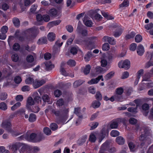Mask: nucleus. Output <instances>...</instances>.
I'll return each instance as SVG.
<instances>
[{
  "label": "nucleus",
  "instance_id": "nucleus-5",
  "mask_svg": "<svg viewBox=\"0 0 153 153\" xmlns=\"http://www.w3.org/2000/svg\"><path fill=\"white\" fill-rule=\"evenodd\" d=\"M118 66L120 68H124L127 70L130 66V61L128 59H126L124 61H121L118 63Z\"/></svg>",
  "mask_w": 153,
  "mask_h": 153
},
{
  "label": "nucleus",
  "instance_id": "nucleus-30",
  "mask_svg": "<svg viewBox=\"0 0 153 153\" xmlns=\"http://www.w3.org/2000/svg\"><path fill=\"white\" fill-rule=\"evenodd\" d=\"M114 71H111L107 74L104 77L106 80H108L110 79L114 75Z\"/></svg>",
  "mask_w": 153,
  "mask_h": 153
},
{
  "label": "nucleus",
  "instance_id": "nucleus-15",
  "mask_svg": "<svg viewBox=\"0 0 153 153\" xmlns=\"http://www.w3.org/2000/svg\"><path fill=\"white\" fill-rule=\"evenodd\" d=\"M84 82V81L81 79L76 81L74 83L73 86L74 88H77L82 84Z\"/></svg>",
  "mask_w": 153,
  "mask_h": 153
},
{
  "label": "nucleus",
  "instance_id": "nucleus-19",
  "mask_svg": "<svg viewBox=\"0 0 153 153\" xmlns=\"http://www.w3.org/2000/svg\"><path fill=\"white\" fill-rule=\"evenodd\" d=\"M91 69V66L90 65H86L83 70V73L85 75H87L89 74Z\"/></svg>",
  "mask_w": 153,
  "mask_h": 153
},
{
  "label": "nucleus",
  "instance_id": "nucleus-17",
  "mask_svg": "<svg viewBox=\"0 0 153 153\" xmlns=\"http://www.w3.org/2000/svg\"><path fill=\"white\" fill-rule=\"evenodd\" d=\"M81 109L80 108L77 107L74 108V113L80 118H82V116L80 114Z\"/></svg>",
  "mask_w": 153,
  "mask_h": 153
},
{
  "label": "nucleus",
  "instance_id": "nucleus-11",
  "mask_svg": "<svg viewBox=\"0 0 153 153\" xmlns=\"http://www.w3.org/2000/svg\"><path fill=\"white\" fill-rule=\"evenodd\" d=\"M45 70L47 71H50L54 68V66L52 65L51 62L47 61L45 63Z\"/></svg>",
  "mask_w": 153,
  "mask_h": 153
},
{
  "label": "nucleus",
  "instance_id": "nucleus-55",
  "mask_svg": "<svg viewBox=\"0 0 153 153\" xmlns=\"http://www.w3.org/2000/svg\"><path fill=\"white\" fill-rule=\"evenodd\" d=\"M20 48V45L18 43H15L13 45V49L14 51H18Z\"/></svg>",
  "mask_w": 153,
  "mask_h": 153
},
{
  "label": "nucleus",
  "instance_id": "nucleus-48",
  "mask_svg": "<svg viewBox=\"0 0 153 153\" xmlns=\"http://www.w3.org/2000/svg\"><path fill=\"white\" fill-rule=\"evenodd\" d=\"M50 127L51 129L53 131L56 130L58 128L57 125L54 123H51L50 125Z\"/></svg>",
  "mask_w": 153,
  "mask_h": 153
},
{
  "label": "nucleus",
  "instance_id": "nucleus-25",
  "mask_svg": "<svg viewBox=\"0 0 153 153\" xmlns=\"http://www.w3.org/2000/svg\"><path fill=\"white\" fill-rule=\"evenodd\" d=\"M118 124L114 120L111 122L110 124V127L112 129L117 128L118 126Z\"/></svg>",
  "mask_w": 153,
  "mask_h": 153
},
{
  "label": "nucleus",
  "instance_id": "nucleus-7",
  "mask_svg": "<svg viewBox=\"0 0 153 153\" xmlns=\"http://www.w3.org/2000/svg\"><path fill=\"white\" fill-rule=\"evenodd\" d=\"M76 31L78 34L83 36H86L87 35V30L84 26H79L77 27Z\"/></svg>",
  "mask_w": 153,
  "mask_h": 153
},
{
  "label": "nucleus",
  "instance_id": "nucleus-40",
  "mask_svg": "<svg viewBox=\"0 0 153 153\" xmlns=\"http://www.w3.org/2000/svg\"><path fill=\"white\" fill-rule=\"evenodd\" d=\"M61 22L60 20H57L55 21H53L49 23V24L53 26L54 25H58Z\"/></svg>",
  "mask_w": 153,
  "mask_h": 153
},
{
  "label": "nucleus",
  "instance_id": "nucleus-28",
  "mask_svg": "<svg viewBox=\"0 0 153 153\" xmlns=\"http://www.w3.org/2000/svg\"><path fill=\"white\" fill-rule=\"evenodd\" d=\"M97 138L94 134L93 133H91L90 135L89 140L92 143L95 142Z\"/></svg>",
  "mask_w": 153,
  "mask_h": 153
},
{
  "label": "nucleus",
  "instance_id": "nucleus-24",
  "mask_svg": "<svg viewBox=\"0 0 153 153\" xmlns=\"http://www.w3.org/2000/svg\"><path fill=\"white\" fill-rule=\"evenodd\" d=\"M86 18V16H85L84 19L83 20V22L84 24L87 26L89 27H91L93 24L91 20H85V19Z\"/></svg>",
  "mask_w": 153,
  "mask_h": 153
},
{
  "label": "nucleus",
  "instance_id": "nucleus-2",
  "mask_svg": "<svg viewBox=\"0 0 153 153\" xmlns=\"http://www.w3.org/2000/svg\"><path fill=\"white\" fill-rule=\"evenodd\" d=\"M19 140H24L34 142H37L41 141L42 138L41 135L36 134L35 133H32L30 136L27 134L23 135L18 137Z\"/></svg>",
  "mask_w": 153,
  "mask_h": 153
},
{
  "label": "nucleus",
  "instance_id": "nucleus-3",
  "mask_svg": "<svg viewBox=\"0 0 153 153\" xmlns=\"http://www.w3.org/2000/svg\"><path fill=\"white\" fill-rule=\"evenodd\" d=\"M140 131L141 134L139 137V139L146 142L147 141H150L152 137V131L151 129L147 127H143Z\"/></svg>",
  "mask_w": 153,
  "mask_h": 153
},
{
  "label": "nucleus",
  "instance_id": "nucleus-57",
  "mask_svg": "<svg viewBox=\"0 0 153 153\" xmlns=\"http://www.w3.org/2000/svg\"><path fill=\"white\" fill-rule=\"evenodd\" d=\"M12 60L15 62H17L19 59L18 55L17 54L13 55L11 57Z\"/></svg>",
  "mask_w": 153,
  "mask_h": 153
},
{
  "label": "nucleus",
  "instance_id": "nucleus-41",
  "mask_svg": "<svg viewBox=\"0 0 153 153\" xmlns=\"http://www.w3.org/2000/svg\"><path fill=\"white\" fill-rule=\"evenodd\" d=\"M101 13L102 16L108 19H114L113 17L108 15L107 13L102 11Z\"/></svg>",
  "mask_w": 153,
  "mask_h": 153
},
{
  "label": "nucleus",
  "instance_id": "nucleus-29",
  "mask_svg": "<svg viewBox=\"0 0 153 153\" xmlns=\"http://www.w3.org/2000/svg\"><path fill=\"white\" fill-rule=\"evenodd\" d=\"M92 53L90 51H88L84 57V59L86 61H89L91 58L92 56Z\"/></svg>",
  "mask_w": 153,
  "mask_h": 153
},
{
  "label": "nucleus",
  "instance_id": "nucleus-46",
  "mask_svg": "<svg viewBox=\"0 0 153 153\" xmlns=\"http://www.w3.org/2000/svg\"><path fill=\"white\" fill-rule=\"evenodd\" d=\"M136 35V33L134 32H131L129 34L127 35L126 36V39H130L134 37Z\"/></svg>",
  "mask_w": 153,
  "mask_h": 153
},
{
  "label": "nucleus",
  "instance_id": "nucleus-9",
  "mask_svg": "<svg viewBox=\"0 0 153 153\" xmlns=\"http://www.w3.org/2000/svg\"><path fill=\"white\" fill-rule=\"evenodd\" d=\"M45 81L43 79L41 80L36 79L33 82V86L35 88H37L45 84Z\"/></svg>",
  "mask_w": 153,
  "mask_h": 153
},
{
  "label": "nucleus",
  "instance_id": "nucleus-50",
  "mask_svg": "<svg viewBox=\"0 0 153 153\" xmlns=\"http://www.w3.org/2000/svg\"><path fill=\"white\" fill-rule=\"evenodd\" d=\"M34 81L33 79L31 77H29L27 78L25 80V82L27 84H30L33 83Z\"/></svg>",
  "mask_w": 153,
  "mask_h": 153
},
{
  "label": "nucleus",
  "instance_id": "nucleus-54",
  "mask_svg": "<svg viewBox=\"0 0 153 153\" xmlns=\"http://www.w3.org/2000/svg\"><path fill=\"white\" fill-rule=\"evenodd\" d=\"M67 64L71 66H74L76 65L75 61L72 59H69L67 62Z\"/></svg>",
  "mask_w": 153,
  "mask_h": 153
},
{
  "label": "nucleus",
  "instance_id": "nucleus-16",
  "mask_svg": "<svg viewBox=\"0 0 153 153\" xmlns=\"http://www.w3.org/2000/svg\"><path fill=\"white\" fill-rule=\"evenodd\" d=\"M101 105L100 102L98 101L94 100L92 103L91 106L94 108H99Z\"/></svg>",
  "mask_w": 153,
  "mask_h": 153
},
{
  "label": "nucleus",
  "instance_id": "nucleus-6",
  "mask_svg": "<svg viewBox=\"0 0 153 153\" xmlns=\"http://www.w3.org/2000/svg\"><path fill=\"white\" fill-rule=\"evenodd\" d=\"M1 127L13 134L14 132L11 128V124L10 122L5 121L2 123L1 125Z\"/></svg>",
  "mask_w": 153,
  "mask_h": 153
},
{
  "label": "nucleus",
  "instance_id": "nucleus-59",
  "mask_svg": "<svg viewBox=\"0 0 153 153\" xmlns=\"http://www.w3.org/2000/svg\"><path fill=\"white\" fill-rule=\"evenodd\" d=\"M8 30V27L6 26H3L1 29V33L6 34Z\"/></svg>",
  "mask_w": 153,
  "mask_h": 153
},
{
  "label": "nucleus",
  "instance_id": "nucleus-64",
  "mask_svg": "<svg viewBox=\"0 0 153 153\" xmlns=\"http://www.w3.org/2000/svg\"><path fill=\"white\" fill-rule=\"evenodd\" d=\"M23 99V96L21 95H19L16 96L15 98L16 100L17 101L21 102L22 101Z\"/></svg>",
  "mask_w": 153,
  "mask_h": 153
},
{
  "label": "nucleus",
  "instance_id": "nucleus-42",
  "mask_svg": "<svg viewBox=\"0 0 153 153\" xmlns=\"http://www.w3.org/2000/svg\"><path fill=\"white\" fill-rule=\"evenodd\" d=\"M86 139V137L84 136L79 139L78 141V144L80 145H82L85 142Z\"/></svg>",
  "mask_w": 153,
  "mask_h": 153
},
{
  "label": "nucleus",
  "instance_id": "nucleus-45",
  "mask_svg": "<svg viewBox=\"0 0 153 153\" xmlns=\"http://www.w3.org/2000/svg\"><path fill=\"white\" fill-rule=\"evenodd\" d=\"M102 48L103 51H107L109 49V45L108 43H105L102 45Z\"/></svg>",
  "mask_w": 153,
  "mask_h": 153
},
{
  "label": "nucleus",
  "instance_id": "nucleus-18",
  "mask_svg": "<svg viewBox=\"0 0 153 153\" xmlns=\"http://www.w3.org/2000/svg\"><path fill=\"white\" fill-rule=\"evenodd\" d=\"M36 119V115L33 113H31L29 115L28 119L29 121L30 122H35Z\"/></svg>",
  "mask_w": 153,
  "mask_h": 153
},
{
  "label": "nucleus",
  "instance_id": "nucleus-21",
  "mask_svg": "<svg viewBox=\"0 0 153 153\" xmlns=\"http://www.w3.org/2000/svg\"><path fill=\"white\" fill-rule=\"evenodd\" d=\"M47 41L46 38V37H43L39 39L37 43L39 45L45 44H46Z\"/></svg>",
  "mask_w": 153,
  "mask_h": 153
},
{
  "label": "nucleus",
  "instance_id": "nucleus-31",
  "mask_svg": "<svg viewBox=\"0 0 153 153\" xmlns=\"http://www.w3.org/2000/svg\"><path fill=\"white\" fill-rule=\"evenodd\" d=\"M78 50L79 51V49L78 47H72L71 49L70 52L72 54L75 55L77 53V51Z\"/></svg>",
  "mask_w": 153,
  "mask_h": 153
},
{
  "label": "nucleus",
  "instance_id": "nucleus-34",
  "mask_svg": "<svg viewBox=\"0 0 153 153\" xmlns=\"http://www.w3.org/2000/svg\"><path fill=\"white\" fill-rule=\"evenodd\" d=\"M65 104L64 100L62 98H61L57 100L56 104L57 106H61L64 105Z\"/></svg>",
  "mask_w": 153,
  "mask_h": 153
},
{
  "label": "nucleus",
  "instance_id": "nucleus-61",
  "mask_svg": "<svg viewBox=\"0 0 153 153\" xmlns=\"http://www.w3.org/2000/svg\"><path fill=\"white\" fill-rule=\"evenodd\" d=\"M95 97L96 99L97 100H100L102 99V95L99 91L97 92Z\"/></svg>",
  "mask_w": 153,
  "mask_h": 153
},
{
  "label": "nucleus",
  "instance_id": "nucleus-1",
  "mask_svg": "<svg viewBox=\"0 0 153 153\" xmlns=\"http://www.w3.org/2000/svg\"><path fill=\"white\" fill-rule=\"evenodd\" d=\"M52 113L58 118L56 119L57 123H59L63 119L68 117L69 109L65 107L62 108L60 110H53Z\"/></svg>",
  "mask_w": 153,
  "mask_h": 153
},
{
  "label": "nucleus",
  "instance_id": "nucleus-47",
  "mask_svg": "<svg viewBox=\"0 0 153 153\" xmlns=\"http://www.w3.org/2000/svg\"><path fill=\"white\" fill-rule=\"evenodd\" d=\"M26 60L28 62H32L34 60V58L33 56L31 55H28L26 58Z\"/></svg>",
  "mask_w": 153,
  "mask_h": 153
},
{
  "label": "nucleus",
  "instance_id": "nucleus-56",
  "mask_svg": "<svg viewBox=\"0 0 153 153\" xmlns=\"http://www.w3.org/2000/svg\"><path fill=\"white\" fill-rule=\"evenodd\" d=\"M123 92V89L122 87L117 88L116 90V93L118 95H121Z\"/></svg>",
  "mask_w": 153,
  "mask_h": 153
},
{
  "label": "nucleus",
  "instance_id": "nucleus-27",
  "mask_svg": "<svg viewBox=\"0 0 153 153\" xmlns=\"http://www.w3.org/2000/svg\"><path fill=\"white\" fill-rule=\"evenodd\" d=\"M99 82V79L98 77L96 78L92 79L91 80L88 81V83L90 85L97 84Z\"/></svg>",
  "mask_w": 153,
  "mask_h": 153
},
{
  "label": "nucleus",
  "instance_id": "nucleus-13",
  "mask_svg": "<svg viewBox=\"0 0 153 153\" xmlns=\"http://www.w3.org/2000/svg\"><path fill=\"white\" fill-rule=\"evenodd\" d=\"M47 37L49 41L51 42L53 41L55 39V34L53 32L49 33L48 34Z\"/></svg>",
  "mask_w": 153,
  "mask_h": 153
},
{
  "label": "nucleus",
  "instance_id": "nucleus-52",
  "mask_svg": "<svg viewBox=\"0 0 153 153\" xmlns=\"http://www.w3.org/2000/svg\"><path fill=\"white\" fill-rule=\"evenodd\" d=\"M137 45L135 43H132L131 44L130 46V50L132 51H134L137 48Z\"/></svg>",
  "mask_w": 153,
  "mask_h": 153
},
{
  "label": "nucleus",
  "instance_id": "nucleus-14",
  "mask_svg": "<svg viewBox=\"0 0 153 153\" xmlns=\"http://www.w3.org/2000/svg\"><path fill=\"white\" fill-rule=\"evenodd\" d=\"M116 141L120 145L123 144L125 143L124 139L121 136L117 137L116 138Z\"/></svg>",
  "mask_w": 153,
  "mask_h": 153
},
{
  "label": "nucleus",
  "instance_id": "nucleus-23",
  "mask_svg": "<svg viewBox=\"0 0 153 153\" xmlns=\"http://www.w3.org/2000/svg\"><path fill=\"white\" fill-rule=\"evenodd\" d=\"M123 30L120 28L118 31H116L114 32L113 36L116 38L118 37L122 34Z\"/></svg>",
  "mask_w": 153,
  "mask_h": 153
},
{
  "label": "nucleus",
  "instance_id": "nucleus-20",
  "mask_svg": "<svg viewBox=\"0 0 153 153\" xmlns=\"http://www.w3.org/2000/svg\"><path fill=\"white\" fill-rule=\"evenodd\" d=\"M96 73L99 74L100 73H104L106 71V70H104L103 68L100 66H97L96 68Z\"/></svg>",
  "mask_w": 153,
  "mask_h": 153
},
{
  "label": "nucleus",
  "instance_id": "nucleus-43",
  "mask_svg": "<svg viewBox=\"0 0 153 153\" xmlns=\"http://www.w3.org/2000/svg\"><path fill=\"white\" fill-rule=\"evenodd\" d=\"M115 101L121 102L123 101V97L120 95L116 94L114 95Z\"/></svg>",
  "mask_w": 153,
  "mask_h": 153
},
{
  "label": "nucleus",
  "instance_id": "nucleus-39",
  "mask_svg": "<svg viewBox=\"0 0 153 153\" xmlns=\"http://www.w3.org/2000/svg\"><path fill=\"white\" fill-rule=\"evenodd\" d=\"M42 99L44 102L49 103L50 98L48 95L47 94L44 95L42 97Z\"/></svg>",
  "mask_w": 153,
  "mask_h": 153
},
{
  "label": "nucleus",
  "instance_id": "nucleus-49",
  "mask_svg": "<svg viewBox=\"0 0 153 153\" xmlns=\"http://www.w3.org/2000/svg\"><path fill=\"white\" fill-rule=\"evenodd\" d=\"M128 145L131 151H134L135 147V146L134 143L132 142H130L128 143Z\"/></svg>",
  "mask_w": 153,
  "mask_h": 153
},
{
  "label": "nucleus",
  "instance_id": "nucleus-8",
  "mask_svg": "<svg viewBox=\"0 0 153 153\" xmlns=\"http://www.w3.org/2000/svg\"><path fill=\"white\" fill-rule=\"evenodd\" d=\"M107 134L106 130L105 127H103L101 130L99 137V142L100 143L105 137Z\"/></svg>",
  "mask_w": 153,
  "mask_h": 153
},
{
  "label": "nucleus",
  "instance_id": "nucleus-63",
  "mask_svg": "<svg viewBox=\"0 0 153 153\" xmlns=\"http://www.w3.org/2000/svg\"><path fill=\"white\" fill-rule=\"evenodd\" d=\"M21 90L23 92L28 91L30 90V88L28 85H25L22 88Z\"/></svg>",
  "mask_w": 153,
  "mask_h": 153
},
{
  "label": "nucleus",
  "instance_id": "nucleus-26",
  "mask_svg": "<svg viewBox=\"0 0 153 153\" xmlns=\"http://www.w3.org/2000/svg\"><path fill=\"white\" fill-rule=\"evenodd\" d=\"M99 125V123L97 122H93L90 123L89 126L91 127V129L93 130L96 128Z\"/></svg>",
  "mask_w": 153,
  "mask_h": 153
},
{
  "label": "nucleus",
  "instance_id": "nucleus-22",
  "mask_svg": "<svg viewBox=\"0 0 153 153\" xmlns=\"http://www.w3.org/2000/svg\"><path fill=\"white\" fill-rule=\"evenodd\" d=\"M57 13V10L55 8H52L49 11V14L51 16H56Z\"/></svg>",
  "mask_w": 153,
  "mask_h": 153
},
{
  "label": "nucleus",
  "instance_id": "nucleus-51",
  "mask_svg": "<svg viewBox=\"0 0 153 153\" xmlns=\"http://www.w3.org/2000/svg\"><path fill=\"white\" fill-rule=\"evenodd\" d=\"M101 66L103 67H105L107 65L108 62L105 58H102L101 61Z\"/></svg>",
  "mask_w": 153,
  "mask_h": 153
},
{
  "label": "nucleus",
  "instance_id": "nucleus-58",
  "mask_svg": "<svg viewBox=\"0 0 153 153\" xmlns=\"http://www.w3.org/2000/svg\"><path fill=\"white\" fill-rule=\"evenodd\" d=\"M22 79L21 77L19 76H17L14 78L15 82L17 84L20 83L22 81Z\"/></svg>",
  "mask_w": 153,
  "mask_h": 153
},
{
  "label": "nucleus",
  "instance_id": "nucleus-53",
  "mask_svg": "<svg viewBox=\"0 0 153 153\" xmlns=\"http://www.w3.org/2000/svg\"><path fill=\"white\" fill-rule=\"evenodd\" d=\"M27 103L29 105H32L34 104V101L31 97H29L27 100Z\"/></svg>",
  "mask_w": 153,
  "mask_h": 153
},
{
  "label": "nucleus",
  "instance_id": "nucleus-32",
  "mask_svg": "<svg viewBox=\"0 0 153 153\" xmlns=\"http://www.w3.org/2000/svg\"><path fill=\"white\" fill-rule=\"evenodd\" d=\"M110 134L112 137H115L118 136L120 133L117 130H114L111 131Z\"/></svg>",
  "mask_w": 153,
  "mask_h": 153
},
{
  "label": "nucleus",
  "instance_id": "nucleus-36",
  "mask_svg": "<svg viewBox=\"0 0 153 153\" xmlns=\"http://www.w3.org/2000/svg\"><path fill=\"white\" fill-rule=\"evenodd\" d=\"M137 107H130L128 108L127 110L129 112L134 113H136L137 112Z\"/></svg>",
  "mask_w": 153,
  "mask_h": 153
},
{
  "label": "nucleus",
  "instance_id": "nucleus-38",
  "mask_svg": "<svg viewBox=\"0 0 153 153\" xmlns=\"http://www.w3.org/2000/svg\"><path fill=\"white\" fill-rule=\"evenodd\" d=\"M43 131L44 133L47 135H50L51 133V129L48 127L44 128Z\"/></svg>",
  "mask_w": 153,
  "mask_h": 153
},
{
  "label": "nucleus",
  "instance_id": "nucleus-62",
  "mask_svg": "<svg viewBox=\"0 0 153 153\" xmlns=\"http://www.w3.org/2000/svg\"><path fill=\"white\" fill-rule=\"evenodd\" d=\"M129 122L131 124L134 125L137 122V120L136 119L131 117L129 119Z\"/></svg>",
  "mask_w": 153,
  "mask_h": 153
},
{
  "label": "nucleus",
  "instance_id": "nucleus-4",
  "mask_svg": "<svg viewBox=\"0 0 153 153\" xmlns=\"http://www.w3.org/2000/svg\"><path fill=\"white\" fill-rule=\"evenodd\" d=\"M21 147V148L19 150L20 153H37L34 152L33 151H30L28 146L20 143L14 144L13 146L12 149L13 150H16Z\"/></svg>",
  "mask_w": 153,
  "mask_h": 153
},
{
  "label": "nucleus",
  "instance_id": "nucleus-60",
  "mask_svg": "<svg viewBox=\"0 0 153 153\" xmlns=\"http://www.w3.org/2000/svg\"><path fill=\"white\" fill-rule=\"evenodd\" d=\"M134 102L136 104V107L137 108L142 104V101L140 99H137L134 100Z\"/></svg>",
  "mask_w": 153,
  "mask_h": 153
},
{
  "label": "nucleus",
  "instance_id": "nucleus-12",
  "mask_svg": "<svg viewBox=\"0 0 153 153\" xmlns=\"http://www.w3.org/2000/svg\"><path fill=\"white\" fill-rule=\"evenodd\" d=\"M109 147V142L108 141H106L102 146L100 150L102 151H108Z\"/></svg>",
  "mask_w": 153,
  "mask_h": 153
},
{
  "label": "nucleus",
  "instance_id": "nucleus-10",
  "mask_svg": "<svg viewBox=\"0 0 153 153\" xmlns=\"http://www.w3.org/2000/svg\"><path fill=\"white\" fill-rule=\"evenodd\" d=\"M145 52V49L143 46L141 44L138 45L137 48V52L140 56H142Z\"/></svg>",
  "mask_w": 153,
  "mask_h": 153
},
{
  "label": "nucleus",
  "instance_id": "nucleus-44",
  "mask_svg": "<svg viewBox=\"0 0 153 153\" xmlns=\"http://www.w3.org/2000/svg\"><path fill=\"white\" fill-rule=\"evenodd\" d=\"M13 22L14 25L16 27H18L20 25V22L17 18H14L13 19Z\"/></svg>",
  "mask_w": 153,
  "mask_h": 153
},
{
  "label": "nucleus",
  "instance_id": "nucleus-33",
  "mask_svg": "<svg viewBox=\"0 0 153 153\" xmlns=\"http://www.w3.org/2000/svg\"><path fill=\"white\" fill-rule=\"evenodd\" d=\"M7 105L4 102H1L0 103V109L2 110L5 111L7 109Z\"/></svg>",
  "mask_w": 153,
  "mask_h": 153
},
{
  "label": "nucleus",
  "instance_id": "nucleus-37",
  "mask_svg": "<svg viewBox=\"0 0 153 153\" xmlns=\"http://www.w3.org/2000/svg\"><path fill=\"white\" fill-rule=\"evenodd\" d=\"M146 55V57L147 59L151 60L153 57V51L147 52Z\"/></svg>",
  "mask_w": 153,
  "mask_h": 153
},
{
  "label": "nucleus",
  "instance_id": "nucleus-35",
  "mask_svg": "<svg viewBox=\"0 0 153 153\" xmlns=\"http://www.w3.org/2000/svg\"><path fill=\"white\" fill-rule=\"evenodd\" d=\"M142 37L141 35L137 34L135 37V41L137 43H139L142 41Z\"/></svg>",
  "mask_w": 153,
  "mask_h": 153
}]
</instances>
